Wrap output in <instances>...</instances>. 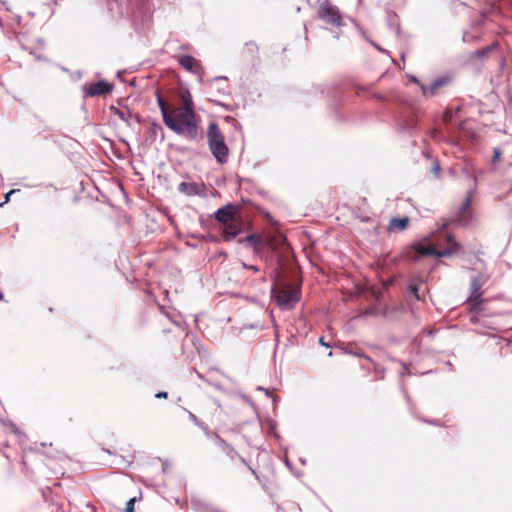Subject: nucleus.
<instances>
[{"instance_id":"nucleus-9","label":"nucleus","mask_w":512,"mask_h":512,"mask_svg":"<svg viewBox=\"0 0 512 512\" xmlns=\"http://www.w3.org/2000/svg\"><path fill=\"white\" fill-rule=\"evenodd\" d=\"M319 17L327 23L340 26L341 16L337 7L332 5H324L319 9Z\"/></svg>"},{"instance_id":"nucleus-26","label":"nucleus","mask_w":512,"mask_h":512,"mask_svg":"<svg viewBox=\"0 0 512 512\" xmlns=\"http://www.w3.org/2000/svg\"><path fill=\"white\" fill-rule=\"evenodd\" d=\"M415 128H416V123L414 120H410L409 122H407V124H405L403 126V130H405L407 132H412Z\"/></svg>"},{"instance_id":"nucleus-10","label":"nucleus","mask_w":512,"mask_h":512,"mask_svg":"<svg viewBox=\"0 0 512 512\" xmlns=\"http://www.w3.org/2000/svg\"><path fill=\"white\" fill-rule=\"evenodd\" d=\"M474 191H475V188L469 189L467 191L466 198H465V200L463 201V203L460 205V207L458 209L457 221L461 225H468L470 223L471 215L468 213V209L471 206V202H472Z\"/></svg>"},{"instance_id":"nucleus-23","label":"nucleus","mask_w":512,"mask_h":512,"mask_svg":"<svg viewBox=\"0 0 512 512\" xmlns=\"http://www.w3.org/2000/svg\"><path fill=\"white\" fill-rule=\"evenodd\" d=\"M462 172L467 176V177H471L474 181V185H476V182H477V177L475 174H473L470 169L468 168V166H465L463 167L462 169Z\"/></svg>"},{"instance_id":"nucleus-7","label":"nucleus","mask_w":512,"mask_h":512,"mask_svg":"<svg viewBox=\"0 0 512 512\" xmlns=\"http://www.w3.org/2000/svg\"><path fill=\"white\" fill-rule=\"evenodd\" d=\"M113 85L105 80H100L94 83H88L83 85L82 91L85 96L95 97L108 94L112 91Z\"/></svg>"},{"instance_id":"nucleus-28","label":"nucleus","mask_w":512,"mask_h":512,"mask_svg":"<svg viewBox=\"0 0 512 512\" xmlns=\"http://www.w3.org/2000/svg\"><path fill=\"white\" fill-rule=\"evenodd\" d=\"M18 190H15V189H12L10 190L9 192H7L5 194V201L3 203L0 204V207L3 206L5 203H7L9 200H10V197L12 194H14L15 192H17Z\"/></svg>"},{"instance_id":"nucleus-5","label":"nucleus","mask_w":512,"mask_h":512,"mask_svg":"<svg viewBox=\"0 0 512 512\" xmlns=\"http://www.w3.org/2000/svg\"><path fill=\"white\" fill-rule=\"evenodd\" d=\"M156 99H157V104H158L161 114H162L164 124L170 130H172L174 133H176L178 135V133L183 131L182 127L179 125V121H177V119H176V114L178 112H180L181 110L179 108L169 110L167 103L162 98V96L159 92H156Z\"/></svg>"},{"instance_id":"nucleus-21","label":"nucleus","mask_w":512,"mask_h":512,"mask_svg":"<svg viewBox=\"0 0 512 512\" xmlns=\"http://www.w3.org/2000/svg\"><path fill=\"white\" fill-rule=\"evenodd\" d=\"M226 448L227 451L225 453L232 461L239 456V453L232 446L226 445Z\"/></svg>"},{"instance_id":"nucleus-16","label":"nucleus","mask_w":512,"mask_h":512,"mask_svg":"<svg viewBox=\"0 0 512 512\" xmlns=\"http://www.w3.org/2000/svg\"><path fill=\"white\" fill-rule=\"evenodd\" d=\"M240 244H247L251 247H255L262 243V237L258 234H250L245 238H241L238 240Z\"/></svg>"},{"instance_id":"nucleus-43","label":"nucleus","mask_w":512,"mask_h":512,"mask_svg":"<svg viewBox=\"0 0 512 512\" xmlns=\"http://www.w3.org/2000/svg\"><path fill=\"white\" fill-rule=\"evenodd\" d=\"M300 461H301L302 464L306 463L304 459H300Z\"/></svg>"},{"instance_id":"nucleus-38","label":"nucleus","mask_w":512,"mask_h":512,"mask_svg":"<svg viewBox=\"0 0 512 512\" xmlns=\"http://www.w3.org/2000/svg\"><path fill=\"white\" fill-rule=\"evenodd\" d=\"M373 46H374L376 49H378L379 51H383V49H382L379 45H377L376 43H373Z\"/></svg>"},{"instance_id":"nucleus-12","label":"nucleus","mask_w":512,"mask_h":512,"mask_svg":"<svg viewBox=\"0 0 512 512\" xmlns=\"http://www.w3.org/2000/svg\"><path fill=\"white\" fill-rule=\"evenodd\" d=\"M178 63L181 67L189 72H193L195 74H199L201 77L203 74L202 67L198 63V61L190 56V55H181L178 57Z\"/></svg>"},{"instance_id":"nucleus-42","label":"nucleus","mask_w":512,"mask_h":512,"mask_svg":"<svg viewBox=\"0 0 512 512\" xmlns=\"http://www.w3.org/2000/svg\"><path fill=\"white\" fill-rule=\"evenodd\" d=\"M425 422H427L428 424H435L434 422L427 421V420H425Z\"/></svg>"},{"instance_id":"nucleus-36","label":"nucleus","mask_w":512,"mask_h":512,"mask_svg":"<svg viewBox=\"0 0 512 512\" xmlns=\"http://www.w3.org/2000/svg\"><path fill=\"white\" fill-rule=\"evenodd\" d=\"M439 169H440V167H439V165H438V164H436V165L433 167V170H434V172H435V173H438Z\"/></svg>"},{"instance_id":"nucleus-6","label":"nucleus","mask_w":512,"mask_h":512,"mask_svg":"<svg viewBox=\"0 0 512 512\" xmlns=\"http://www.w3.org/2000/svg\"><path fill=\"white\" fill-rule=\"evenodd\" d=\"M487 277L484 275L474 276L470 283V296L468 298L471 310L480 311L482 303V292L481 289L486 283Z\"/></svg>"},{"instance_id":"nucleus-11","label":"nucleus","mask_w":512,"mask_h":512,"mask_svg":"<svg viewBox=\"0 0 512 512\" xmlns=\"http://www.w3.org/2000/svg\"><path fill=\"white\" fill-rule=\"evenodd\" d=\"M215 219L223 225L236 217V206L228 203L214 213Z\"/></svg>"},{"instance_id":"nucleus-20","label":"nucleus","mask_w":512,"mask_h":512,"mask_svg":"<svg viewBox=\"0 0 512 512\" xmlns=\"http://www.w3.org/2000/svg\"><path fill=\"white\" fill-rule=\"evenodd\" d=\"M408 291L411 295H413L417 300H420L421 297L419 295V289H418V286L414 283H410L408 285Z\"/></svg>"},{"instance_id":"nucleus-4","label":"nucleus","mask_w":512,"mask_h":512,"mask_svg":"<svg viewBox=\"0 0 512 512\" xmlns=\"http://www.w3.org/2000/svg\"><path fill=\"white\" fill-rule=\"evenodd\" d=\"M301 289L299 285L285 286L276 291L275 298L282 310H290L300 301Z\"/></svg>"},{"instance_id":"nucleus-19","label":"nucleus","mask_w":512,"mask_h":512,"mask_svg":"<svg viewBox=\"0 0 512 512\" xmlns=\"http://www.w3.org/2000/svg\"><path fill=\"white\" fill-rule=\"evenodd\" d=\"M148 133L155 139L159 133H163V129L158 123H152L149 127Z\"/></svg>"},{"instance_id":"nucleus-15","label":"nucleus","mask_w":512,"mask_h":512,"mask_svg":"<svg viewBox=\"0 0 512 512\" xmlns=\"http://www.w3.org/2000/svg\"><path fill=\"white\" fill-rule=\"evenodd\" d=\"M110 110L113 112L114 115H116L120 120L125 122L128 126H131L130 119L132 117H135V119L138 122L140 121L139 116L133 115L127 106H125L123 108H117V107L111 106Z\"/></svg>"},{"instance_id":"nucleus-1","label":"nucleus","mask_w":512,"mask_h":512,"mask_svg":"<svg viewBox=\"0 0 512 512\" xmlns=\"http://www.w3.org/2000/svg\"><path fill=\"white\" fill-rule=\"evenodd\" d=\"M183 101V108L176 114L179 118V125L183 131L178 135L185 137L188 140L198 141L202 139V134L199 131L198 121L199 116L194 111L193 100L188 90L184 91L181 95Z\"/></svg>"},{"instance_id":"nucleus-39","label":"nucleus","mask_w":512,"mask_h":512,"mask_svg":"<svg viewBox=\"0 0 512 512\" xmlns=\"http://www.w3.org/2000/svg\"><path fill=\"white\" fill-rule=\"evenodd\" d=\"M463 41H464V42H467V41H468V34H467V33H465V34L463 35Z\"/></svg>"},{"instance_id":"nucleus-29","label":"nucleus","mask_w":512,"mask_h":512,"mask_svg":"<svg viewBox=\"0 0 512 512\" xmlns=\"http://www.w3.org/2000/svg\"><path fill=\"white\" fill-rule=\"evenodd\" d=\"M237 459H239L241 463H243V464L247 465V466H248V468L250 469V471H251L253 474L255 473V471H254V470H253V469H252V468L247 464V462H246V460H245V458H244L243 456H241V455L239 454V456H237Z\"/></svg>"},{"instance_id":"nucleus-40","label":"nucleus","mask_w":512,"mask_h":512,"mask_svg":"<svg viewBox=\"0 0 512 512\" xmlns=\"http://www.w3.org/2000/svg\"><path fill=\"white\" fill-rule=\"evenodd\" d=\"M411 80H412L413 82H415V83L419 84V81H418V79H417L416 77H412V78H411Z\"/></svg>"},{"instance_id":"nucleus-35","label":"nucleus","mask_w":512,"mask_h":512,"mask_svg":"<svg viewBox=\"0 0 512 512\" xmlns=\"http://www.w3.org/2000/svg\"><path fill=\"white\" fill-rule=\"evenodd\" d=\"M319 342H320L321 345H323L325 347H330V345L324 341L323 337L320 338Z\"/></svg>"},{"instance_id":"nucleus-31","label":"nucleus","mask_w":512,"mask_h":512,"mask_svg":"<svg viewBox=\"0 0 512 512\" xmlns=\"http://www.w3.org/2000/svg\"><path fill=\"white\" fill-rule=\"evenodd\" d=\"M155 397H156V398H159V399H160V398H167V397H168V393H167V392H165V391H160V392H158V393H156V394H155Z\"/></svg>"},{"instance_id":"nucleus-34","label":"nucleus","mask_w":512,"mask_h":512,"mask_svg":"<svg viewBox=\"0 0 512 512\" xmlns=\"http://www.w3.org/2000/svg\"><path fill=\"white\" fill-rule=\"evenodd\" d=\"M403 368L400 372V375L403 377L408 372V367L405 364H402Z\"/></svg>"},{"instance_id":"nucleus-27","label":"nucleus","mask_w":512,"mask_h":512,"mask_svg":"<svg viewBox=\"0 0 512 512\" xmlns=\"http://www.w3.org/2000/svg\"><path fill=\"white\" fill-rule=\"evenodd\" d=\"M500 156H501V150H500L499 148H497V147H496V148H494V149H493V158H492V163H493V164H495V163H496V161H498V160H499Z\"/></svg>"},{"instance_id":"nucleus-22","label":"nucleus","mask_w":512,"mask_h":512,"mask_svg":"<svg viewBox=\"0 0 512 512\" xmlns=\"http://www.w3.org/2000/svg\"><path fill=\"white\" fill-rule=\"evenodd\" d=\"M187 413H188V417L189 419L195 424L197 425L198 427L202 428V429H205V427L202 425V423L198 420V418L190 411H188L187 409H184Z\"/></svg>"},{"instance_id":"nucleus-32","label":"nucleus","mask_w":512,"mask_h":512,"mask_svg":"<svg viewBox=\"0 0 512 512\" xmlns=\"http://www.w3.org/2000/svg\"><path fill=\"white\" fill-rule=\"evenodd\" d=\"M243 267L244 268H248V269H251L255 272H258L259 271V268L257 266H254V265H247L246 263H243Z\"/></svg>"},{"instance_id":"nucleus-37","label":"nucleus","mask_w":512,"mask_h":512,"mask_svg":"<svg viewBox=\"0 0 512 512\" xmlns=\"http://www.w3.org/2000/svg\"><path fill=\"white\" fill-rule=\"evenodd\" d=\"M223 79H226V77L219 76V77H215V78L213 79V81H218V80H223Z\"/></svg>"},{"instance_id":"nucleus-44","label":"nucleus","mask_w":512,"mask_h":512,"mask_svg":"<svg viewBox=\"0 0 512 512\" xmlns=\"http://www.w3.org/2000/svg\"><path fill=\"white\" fill-rule=\"evenodd\" d=\"M212 512H222V511H219V510H215V511H212Z\"/></svg>"},{"instance_id":"nucleus-3","label":"nucleus","mask_w":512,"mask_h":512,"mask_svg":"<svg viewBox=\"0 0 512 512\" xmlns=\"http://www.w3.org/2000/svg\"><path fill=\"white\" fill-rule=\"evenodd\" d=\"M207 142L212 155L219 164L228 161L229 149L225 138L216 122H211L207 129Z\"/></svg>"},{"instance_id":"nucleus-2","label":"nucleus","mask_w":512,"mask_h":512,"mask_svg":"<svg viewBox=\"0 0 512 512\" xmlns=\"http://www.w3.org/2000/svg\"><path fill=\"white\" fill-rule=\"evenodd\" d=\"M449 247L444 250H438L428 239L415 242L411 245L407 258L411 261H418L423 256H434L437 258L449 257L458 249L459 245L451 235L447 236Z\"/></svg>"},{"instance_id":"nucleus-17","label":"nucleus","mask_w":512,"mask_h":512,"mask_svg":"<svg viewBox=\"0 0 512 512\" xmlns=\"http://www.w3.org/2000/svg\"><path fill=\"white\" fill-rule=\"evenodd\" d=\"M408 223H409V219L407 217H403V218L394 217V218L390 219L389 226L391 228H397L399 230H404L407 228Z\"/></svg>"},{"instance_id":"nucleus-24","label":"nucleus","mask_w":512,"mask_h":512,"mask_svg":"<svg viewBox=\"0 0 512 512\" xmlns=\"http://www.w3.org/2000/svg\"><path fill=\"white\" fill-rule=\"evenodd\" d=\"M215 439H216V441H217L218 446H219V447H221V448L223 449V451H224V452H226V451H227L226 445H228V444L226 443V441H225L224 439H222V438H221L219 435H217V434L215 435Z\"/></svg>"},{"instance_id":"nucleus-14","label":"nucleus","mask_w":512,"mask_h":512,"mask_svg":"<svg viewBox=\"0 0 512 512\" xmlns=\"http://www.w3.org/2000/svg\"><path fill=\"white\" fill-rule=\"evenodd\" d=\"M448 82V78L439 77L435 79L430 85H420L422 93L425 97L433 96L436 94L437 90L444 86Z\"/></svg>"},{"instance_id":"nucleus-25","label":"nucleus","mask_w":512,"mask_h":512,"mask_svg":"<svg viewBox=\"0 0 512 512\" xmlns=\"http://www.w3.org/2000/svg\"><path fill=\"white\" fill-rule=\"evenodd\" d=\"M135 502H136V497H133V498H131V499L126 503V512H135V510H134Z\"/></svg>"},{"instance_id":"nucleus-41","label":"nucleus","mask_w":512,"mask_h":512,"mask_svg":"<svg viewBox=\"0 0 512 512\" xmlns=\"http://www.w3.org/2000/svg\"><path fill=\"white\" fill-rule=\"evenodd\" d=\"M197 375H198V377H199L200 379H203V380H204V377H203L200 373H198V372H197Z\"/></svg>"},{"instance_id":"nucleus-8","label":"nucleus","mask_w":512,"mask_h":512,"mask_svg":"<svg viewBox=\"0 0 512 512\" xmlns=\"http://www.w3.org/2000/svg\"><path fill=\"white\" fill-rule=\"evenodd\" d=\"M243 226V220L239 216H236L229 222L225 223L222 232L224 241H231L236 238L243 231Z\"/></svg>"},{"instance_id":"nucleus-13","label":"nucleus","mask_w":512,"mask_h":512,"mask_svg":"<svg viewBox=\"0 0 512 512\" xmlns=\"http://www.w3.org/2000/svg\"><path fill=\"white\" fill-rule=\"evenodd\" d=\"M178 191L186 196H202L204 194L203 185L195 182H181L178 185Z\"/></svg>"},{"instance_id":"nucleus-18","label":"nucleus","mask_w":512,"mask_h":512,"mask_svg":"<svg viewBox=\"0 0 512 512\" xmlns=\"http://www.w3.org/2000/svg\"><path fill=\"white\" fill-rule=\"evenodd\" d=\"M496 46H497V43L488 45L483 49L476 50L474 52V55H476L479 58L486 57Z\"/></svg>"},{"instance_id":"nucleus-30","label":"nucleus","mask_w":512,"mask_h":512,"mask_svg":"<svg viewBox=\"0 0 512 512\" xmlns=\"http://www.w3.org/2000/svg\"><path fill=\"white\" fill-rule=\"evenodd\" d=\"M246 47H247L250 51L257 50V45H256L254 42H248V43H246Z\"/></svg>"},{"instance_id":"nucleus-33","label":"nucleus","mask_w":512,"mask_h":512,"mask_svg":"<svg viewBox=\"0 0 512 512\" xmlns=\"http://www.w3.org/2000/svg\"><path fill=\"white\" fill-rule=\"evenodd\" d=\"M257 390H259V391H263V392H264V394H265L267 397H270V391H269L268 389H266V388H264V387H262V386H258V387H257Z\"/></svg>"}]
</instances>
